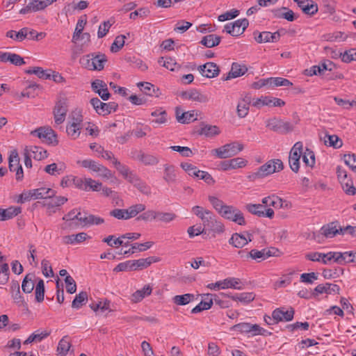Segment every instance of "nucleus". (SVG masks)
Listing matches in <instances>:
<instances>
[{
  "label": "nucleus",
  "instance_id": "obj_39",
  "mask_svg": "<svg viewBox=\"0 0 356 356\" xmlns=\"http://www.w3.org/2000/svg\"><path fill=\"white\" fill-rule=\"evenodd\" d=\"M137 159L141 161L145 165H154L159 163V159L156 156L145 154L139 152L137 155Z\"/></svg>",
  "mask_w": 356,
  "mask_h": 356
},
{
  "label": "nucleus",
  "instance_id": "obj_19",
  "mask_svg": "<svg viewBox=\"0 0 356 356\" xmlns=\"http://www.w3.org/2000/svg\"><path fill=\"white\" fill-rule=\"evenodd\" d=\"M10 292L14 302L16 303L18 306L20 307L26 305L24 297L20 293L19 284L17 280L11 281L10 284Z\"/></svg>",
  "mask_w": 356,
  "mask_h": 356
},
{
  "label": "nucleus",
  "instance_id": "obj_21",
  "mask_svg": "<svg viewBox=\"0 0 356 356\" xmlns=\"http://www.w3.org/2000/svg\"><path fill=\"white\" fill-rule=\"evenodd\" d=\"M202 300L201 302L192 309L191 313L197 314L204 310L209 309L213 305V294L206 293L201 295Z\"/></svg>",
  "mask_w": 356,
  "mask_h": 356
},
{
  "label": "nucleus",
  "instance_id": "obj_10",
  "mask_svg": "<svg viewBox=\"0 0 356 356\" xmlns=\"http://www.w3.org/2000/svg\"><path fill=\"white\" fill-rule=\"evenodd\" d=\"M207 288L212 290H218L220 289H225L228 288L241 290L243 289L240 279L236 277H228L222 281H218L216 283H211L207 285Z\"/></svg>",
  "mask_w": 356,
  "mask_h": 356
},
{
  "label": "nucleus",
  "instance_id": "obj_44",
  "mask_svg": "<svg viewBox=\"0 0 356 356\" xmlns=\"http://www.w3.org/2000/svg\"><path fill=\"white\" fill-rule=\"evenodd\" d=\"M70 347L71 343L69 340V337L65 336L58 342L57 352L60 356H66Z\"/></svg>",
  "mask_w": 356,
  "mask_h": 356
},
{
  "label": "nucleus",
  "instance_id": "obj_26",
  "mask_svg": "<svg viewBox=\"0 0 356 356\" xmlns=\"http://www.w3.org/2000/svg\"><path fill=\"white\" fill-rule=\"evenodd\" d=\"M67 201V198L63 196H54L46 197L43 202V206L46 207L48 209H52L55 207H60L64 204Z\"/></svg>",
  "mask_w": 356,
  "mask_h": 356
},
{
  "label": "nucleus",
  "instance_id": "obj_23",
  "mask_svg": "<svg viewBox=\"0 0 356 356\" xmlns=\"http://www.w3.org/2000/svg\"><path fill=\"white\" fill-rule=\"evenodd\" d=\"M181 97L185 99H189L201 103H206L209 101V98L207 95L200 93L196 89L183 91L181 93Z\"/></svg>",
  "mask_w": 356,
  "mask_h": 356
},
{
  "label": "nucleus",
  "instance_id": "obj_16",
  "mask_svg": "<svg viewBox=\"0 0 356 356\" xmlns=\"http://www.w3.org/2000/svg\"><path fill=\"white\" fill-rule=\"evenodd\" d=\"M247 160L243 158L237 157L221 161L219 164V166L222 170L226 171L232 169L243 168L247 165Z\"/></svg>",
  "mask_w": 356,
  "mask_h": 356
},
{
  "label": "nucleus",
  "instance_id": "obj_28",
  "mask_svg": "<svg viewBox=\"0 0 356 356\" xmlns=\"http://www.w3.org/2000/svg\"><path fill=\"white\" fill-rule=\"evenodd\" d=\"M250 241H252V238H248L238 233L233 234L229 239V243L236 248H242Z\"/></svg>",
  "mask_w": 356,
  "mask_h": 356
},
{
  "label": "nucleus",
  "instance_id": "obj_51",
  "mask_svg": "<svg viewBox=\"0 0 356 356\" xmlns=\"http://www.w3.org/2000/svg\"><path fill=\"white\" fill-rule=\"evenodd\" d=\"M88 300V293L86 291H81L76 295L74 299L72 302V307L74 309H79L83 305H86Z\"/></svg>",
  "mask_w": 356,
  "mask_h": 356
},
{
  "label": "nucleus",
  "instance_id": "obj_9",
  "mask_svg": "<svg viewBox=\"0 0 356 356\" xmlns=\"http://www.w3.org/2000/svg\"><path fill=\"white\" fill-rule=\"evenodd\" d=\"M249 22L246 18L236 20L233 23H228L224 26V31L232 36L237 37L242 35L248 28Z\"/></svg>",
  "mask_w": 356,
  "mask_h": 356
},
{
  "label": "nucleus",
  "instance_id": "obj_1",
  "mask_svg": "<svg viewBox=\"0 0 356 356\" xmlns=\"http://www.w3.org/2000/svg\"><path fill=\"white\" fill-rule=\"evenodd\" d=\"M284 168V165L280 159H271L260 166L256 172L250 173L247 179L250 181H254L263 179L276 171L279 172Z\"/></svg>",
  "mask_w": 356,
  "mask_h": 356
},
{
  "label": "nucleus",
  "instance_id": "obj_17",
  "mask_svg": "<svg viewBox=\"0 0 356 356\" xmlns=\"http://www.w3.org/2000/svg\"><path fill=\"white\" fill-rule=\"evenodd\" d=\"M295 311L293 307H290L289 309L285 311L284 307H280L275 309L273 313V317L275 320L277 321L278 323L281 321H291L293 318Z\"/></svg>",
  "mask_w": 356,
  "mask_h": 356
},
{
  "label": "nucleus",
  "instance_id": "obj_5",
  "mask_svg": "<svg viewBox=\"0 0 356 356\" xmlns=\"http://www.w3.org/2000/svg\"><path fill=\"white\" fill-rule=\"evenodd\" d=\"M266 127L281 134H286L294 129V126L289 122H285L278 118H272L266 122Z\"/></svg>",
  "mask_w": 356,
  "mask_h": 356
},
{
  "label": "nucleus",
  "instance_id": "obj_4",
  "mask_svg": "<svg viewBox=\"0 0 356 356\" xmlns=\"http://www.w3.org/2000/svg\"><path fill=\"white\" fill-rule=\"evenodd\" d=\"M218 214L222 218L234 222L239 225H245L246 224L243 213L234 206L227 204Z\"/></svg>",
  "mask_w": 356,
  "mask_h": 356
},
{
  "label": "nucleus",
  "instance_id": "obj_34",
  "mask_svg": "<svg viewBox=\"0 0 356 356\" xmlns=\"http://www.w3.org/2000/svg\"><path fill=\"white\" fill-rule=\"evenodd\" d=\"M24 149H28V152L32 155V157L38 161H41L48 156L47 152L41 147L26 146Z\"/></svg>",
  "mask_w": 356,
  "mask_h": 356
},
{
  "label": "nucleus",
  "instance_id": "obj_25",
  "mask_svg": "<svg viewBox=\"0 0 356 356\" xmlns=\"http://www.w3.org/2000/svg\"><path fill=\"white\" fill-rule=\"evenodd\" d=\"M138 86L145 95L148 96L159 97L161 94L159 88L149 82H140Z\"/></svg>",
  "mask_w": 356,
  "mask_h": 356
},
{
  "label": "nucleus",
  "instance_id": "obj_62",
  "mask_svg": "<svg viewBox=\"0 0 356 356\" xmlns=\"http://www.w3.org/2000/svg\"><path fill=\"white\" fill-rule=\"evenodd\" d=\"M159 259L154 257H149L145 259H139L136 260V264L138 266L139 270L147 268L152 263L158 261Z\"/></svg>",
  "mask_w": 356,
  "mask_h": 356
},
{
  "label": "nucleus",
  "instance_id": "obj_22",
  "mask_svg": "<svg viewBox=\"0 0 356 356\" xmlns=\"http://www.w3.org/2000/svg\"><path fill=\"white\" fill-rule=\"evenodd\" d=\"M339 286L334 284L326 283L325 284H318L314 289V296L322 293L339 294Z\"/></svg>",
  "mask_w": 356,
  "mask_h": 356
},
{
  "label": "nucleus",
  "instance_id": "obj_12",
  "mask_svg": "<svg viewBox=\"0 0 356 356\" xmlns=\"http://www.w3.org/2000/svg\"><path fill=\"white\" fill-rule=\"evenodd\" d=\"M245 209L248 212L258 217L273 218L275 214L274 211L270 208L265 210L263 204H248L245 205Z\"/></svg>",
  "mask_w": 356,
  "mask_h": 356
},
{
  "label": "nucleus",
  "instance_id": "obj_63",
  "mask_svg": "<svg viewBox=\"0 0 356 356\" xmlns=\"http://www.w3.org/2000/svg\"><path fill=\"white\" fill-rule=\"evenodd\" d=\"M262 34L264 42H276L279 41L281 36L279 31L274 33H271L269 31H263Z\"/></svg>",
  "mask_w": 356,
  "mask_h": 356
},
{
  "label": "nucleus",
  "instance_id": "obj_49",
  "mask_svg": "<svg viewBox=\"0 0 356 356\" xmlns=\"http://www.w3.org/2000/svg\"><path fill=\"white\" fill-rule=\"evenodd\" d=\"M198 133L199 134L204 135L207 137H212L219 134L220 131L217 126L203 124Z\"/></svg>",
  "mask_w": 356,
  "mask_h": 356
},
{
  "label": "nucleus",
  "instance_id": "obj_2",
  "mask_svg": "<svg viewBox=\"0 0 356 356\" xmlns=\"http://www.w3.org/2000/svg\"><path fill=\"white\" fill-rule=\"evenodd\" d=\"M107 61L105 54L101 53H92L83 56L80 58L82 67L89 70L100 71L104 69V63Z\"/></svg>",
  "mask_w": 356,
  "mask_h": 356
},
{
  "label": "nucleus",
  "instance_id": "obj_48",
  "mask_svg": "<svg viewBox=\"0 0 356 356\" xmlns=\"http://www.w3.org/2000/svg\"><path fill=\"white\" fill-rule=\"evenodd\" d=\"M34 277V275L33 274H27L22 283V289L25 293H30L34 289L35 284L33 282V278Z\"/></svg>",
  "mask_w": 356,
  "mask_h": 356
},
{
  "label": "nucleus",
  "instance_id": "obj_59",
  "mask_svg": "<svg viewBox=\"0 0 356 356\" xmlns=\"http://www.w3.org/2000/svg\"><path fill=\"white\" fill-rule=\"evenodd\" d=\"M57 0H32L31 5L33 6V12L42 10Z\"/></svg>",
  "mask_w": 356,
  "mask_h": 356
},
{
  "label": "nucleus",
  "instance_id": "obj_6",
  "mask_svg": "<svg viewBox=\"0 0 356 356\" xmlns=\"http://www.w3.org/2000/svg\"><path fill=\"white\" fill-rule=\"evenodd\" d=\"M95 111L101 115H107L112 111L115 112L118 108V104L114 102L104 103L98 97H93L90 100Z\"/></svg>",
  "mask_w": 356,
  "mask_h": 356
},
{
  "label": "nucleus",
  "instance_id": "obj_55",
  "mask_svg": "<svg viewBox=\"0 0 356 356\" xmlns=\"http://www.w3.org/2000/svg\"><path fill=\"white\" fill-rule=\"evenodd\" d=\"M111 216H113L118 220H128L130 219L128 209H115L110 211Z\"/></svg>",
  "mask_w": 356,
  "mask_h": 356
},
{
  "label": "nucleus",
  "instance_id": "obj_29",
  "mask_svg": "<svg viewBox=\"0 0 356 356\" xmlns=\"http://www.w3.org/2000/svg\"><path fill=\"white\" fill-rule=\"evenodd\" d=\"M22 211V208L19 207H10L7 209L0 208V220L5 221L11 219Z\"/></svg>",
  "mask_w": 356,
  "mask_h": 356
},
{
  "label": "nucleus",
  "instance_id": "obj_61",
  "mask_svg": "<svg viewBox=\"0 0 356 356\" xmlns=\"http://www.w3.org/2000/svg\"><path fill=\"white\" fill-rule=\"evenodd\" d=\"M126 38L125 35H118L111 47V51L113 53H116L119 51L124 44V39Z\"/></svg>",
  "mask_w": 356,
  "mask_h": 356
},
{
  "label": "nucleus",
  "instance_id": "obj_56",
  "mask_svg": "<svg viewBox=\"0 0 356 356\" xmlns=\"http://www.w3.org/2000/svg\"><path fill=\"white\" fill-rule=\"evenodd\" d=\"M156 210L144 211L141 214L136 217L137 221H156Z\"/></svg>",
  "mask_w": 356,
  "mask_h": 356
},
{
  "label": "nucleus",
  "instance_id": "obj_46",
  "mask_svg": "<svg viewBox=\"0 0 356 356\" xmlns=\"http://www.w3.org/2000/svg\"><path fill=\"white\" fill-rule=\"evenodd\" d=\"M341 187L346 194L348 195H356V188L353 185V181L350 177H347L339 181Z\"/></svg>",
  "mask_w": 356,
  "mask_h": 356
},
{
  "label": "nucleus",
  "instance_id": "obj_11",
  "mask_svg": "<svg viewBox=\"0 0 356 356\" xmlns=\"http://www.w3.org/2000/svg\"><path fill=\"white\" fill-rule=\"evenodd\" d=\"M302 154V143L301 142H297L291 149L289 156V163L290 168L294 172H298L299 170V161Z\"/></svg>",
  "mask_w": 356,
  "mask_h": 356
},
{
  "label": "nucleus",
  "instance_id": "obj_20",
  "mask_svg": "<svg viewBox=\"0 0 356 356\" xmlns=\"http://www.w3.org/2000/svg\"><path fill=\"white\" fill-rule=\"evenodd\" d=\"M250 104L251 97L248 94H246L239 99L237 104L236 113L240 118H245L248 115Z\"/></svg>",
  "mask_w": 356,
  "mask_h": 356
},
{
  "label": "nucleus",
  "instance_id": "obj_30",
  "mask_svg": "<svg viewBox=\"0 0 356 356\" xmlns=\"http://www.w3.org/2000/svg\"><path fill=\"white\" fill-rule=\"evenodd\" d=\"M220 295L223 297L230 298L233 300H238L245 304L252 302L255 298V295L253 293H241L234 296L225 293H220Z\"/></svg>",
  "mask_w": 356,
  "mask_h": 356
},
{
  "label": "nucleus",
  "instance_id": "obj_13",
  "mask_svg": "<svg viewBox=\"0 0 356 356\" xmlns=\"http://www.w3.org/2000/svg\"><path fill=\"white\" fill-rule=\"evenodd\" d=\"M67 112V104L66 99H60L54 108V115L55 122L60 124L65 121V116Z\"/></svg>",
  "mask_w": 356,
  "mask_h": 356
},
{
  "label": "nucleus",
  "instance_id": "obj_35",
  "mask_svg": "<svg viewBox=\"0 0 356 356\" xmlns=\"http://www.w3.org/2000/svg\"><path fill=\"white\" fill-rule=\"evenodd\" d=\"M152 288L149 285H145L142 289L137 290L131 296V301L134 303L140 302L145 297L148 296L152 293Z\"/></svg>",
  "mask_w": 356,
  "mask_h": 356
},
{
  "label": "nucleus",
  "instance_id": "obj_57",
  "mask_svg": "<svg viewBox=\"0 0 356 356\" xmlns=\"http://www.w3.org/2000/svg\"><path fill=\"white\" fill-rule=\"evenodd\" d=\"M268 80L269 86L273 87L289 86L293 84L289 79L282 77H270Z\"/></svg>",
  "mask_w": 356,
  "mask_h": 356
},
{
  "label": "nucleus",
  "instance_id": "obj_60",
  "mask_svg": "<svg viewBox=\"0 0 356 356\" xmlns=\"http://www.w3.org/2000/svg\"><path fill=\"white\" fill-rule=\"evenodd\" d=\"M303 162L306 165L313 167L315 164V154L312 150L306 148L302 156Z\"/></svg>",
  "mask_w": 356,
  "mask_h": 356
},
{
  "label": "nucleus",
  "instance_id": "obj_7",
  "mask_svg": "<svg viewBox=\"0 0 356 356\" xmlns=\"http://www.w3.org/2000/svg\"><path fill=\"white\" fill-rule=\"evenodd\" d=\"M31 135H36L40 139L49 145L54 146L58 144L57 135L51 127H41L31 132Z\"/></svg>",
  "mask_w": 356,
  "mask_h": 356
},
{
  "label": "nucleus",
  "instance_id": "obj_64",
  "mask_svg": "<svg viewBox=\"0 0 356 356\" xmlns=\"http://www.w3.org/2000/svg\"><path fill=\"white\" fill-rule=\"evenodd\" d=\"M339 57L344 63H350L353 60H356V49H350L346 51L343 54H340Z\"/></svg>",
  "mask_w": 356,
  "mask_h": 356
},
{
  "label": "nucleus",
  "instance_id": "obj_45",
  "mask_svg": "<svg viewBox=\"0 0 356 356\" xmlns=\"http://www.w3.org/2000/svg\"><path fill=\"white\" fill-rule=\"evenodd\" d=\"M66 166L63 163L57 164L56 163H53L51 164L47 165L44 168L45 172L51 175H60L65 170Z\"/></svg>",
  "mask_w": 356,
  "mask_h": 356
},
{
  "label": "nucleus",
  "instance_id": "obj_15",
  "mask_svg": "<svg viewBox=\"0 0 356 356\" xmlns=\"http://www.w3.org/2000/svg\"><path fill=\"white\" fill-rule=\"evenodd\" d=\"M321 234L325 238H333L337 234H343L341 227L338 221H333L324 225L320 229Z\"/></svg>",
  "mask_w": 356,
  "mask_h": 356
},
{
  "label": "nucleus",
  "instance_id": "obj_53",
  "mask_svg": "<svg viewBox=\"0 0 356 356\" xmlns=\"http://www.w3.org/2000/svg\"><path fill=\"white\" fill-rule=\"evenodd\" d=\"M284 105L285 102L280 98L266 96L264 97V99H262V106L282 107Z\"/></svg>",
  "mask_w": 356,
  "mask_h": 356
},
{
  "label": "nucleus",
  "instance_id": "obj_14",
  "mask_svg": "<svg viewBox=\"0 0 356 356\" xmlns=\"http://www.w3.org/2000/svg\"><path fill=\"white\" fill-rule=\"evenodd\" d=\"M335 67V65L330 60L320 63L318 65H314L309 69L305 70L306 76L323 75L325 71H332Z\"/></svg>",
  "mask_w": 356,
  "mask_h": 356
},
{
  "label": "nucleus",
  "instance_id": "obj_27",
  "mask_svg": "<svg viewBox=\"0 0 356 356\" xmlns=\"http://www.w3.org/2000/svg\"><path fill=\"white\" fill-rule=\"evenodd\" d=\"M84 215L80 217V222L83 226H90L92 225H100L104 222V218L88 214L87 212H83Z\"/></svg>",
  "mask_w": 356,
  "mask_h": 356
},
{
  "label": "nucleus",
  "instance_id": "obj_37",
  "mask_svg": "<svg viewBox=\"0 0 356 356\" xmlns=\"http://www.w3.org/2000/svg\"><path fill=\"white\" fill-rule=\"evenodd\" d=\"M52 72L51 70H43L42 67H33L32 68H29L28 70H25V73L29 74H35L38 78L42 79H50L51 74V72Z\"/></svg>",
  "mask_w": 356,
  "mask_h": 356
},
{
  "label": "nucleus",
  "instance_id": "obj_50",
  "mask_svg": "<svg viewBox=\"0 0 356 356\" xmlns=\"http://www.w3.org/2000/svg\"><path fill=\"white\" fill-rule=\"evenodd\" d=\"M195 296L192 293H186L184 295H177L173 297V302L177 305H186L192 302Z\"/></svg>",
  "mask_w": 356,
  "mask_h": 356
},
{
  "label": "nucleus",
  "instance_id": "obj_32",
  "mask_svg": "<svg viewBox=\"0 0 356 356\" xmlns=\"http://www.w3.org/2000/svg\"><path fill=\"white\" fill-rule=\"evenodd\" d=\"M31 192L33 200L44 199L45 200L46 197L54 196L56 194V191L49 188H39L31 190Z\"/></svg>",
  "mask_w": 356,
  "mask_h": 356
},
{
  "label": "nucleus",
  "instance_id": "obj_8",
  "mask_svg": "<svg viewBox=\"0 0 356 356\" xmlns=\"http://www.w3.org/2000/svg\"><path fill=\"white\" fill-rule=\"evenodd\" d=\"M20 159L16 149L11 151L8 157V168L10 172H16L15 179L21 181L24 178V171L19 163Z\"/></svg>",
  "mask_w": 356,
  "mask_h": 356
},
{
  "label": "nucleus",
  "instance_id": "obj_3",
  "mask_svg": "<svg viewBox=\"0 0 356 356\" xmlns=\"http://www.w3.org/2000/svg\"><path fill=\"white\" fill-rule=\"evenodd\" d=\"M243 149V145L238 143H230L212 150V154L220 159H227L236 156Z\"/></svg>",
  "mask_w": 356,
  "mask_h": 356
},
{
  "label": "nucleus",
  "instance_id": "obj_41",
  "mask_svg": "<svg viewBox=\"0 0 356 356\" xmlns=\"http://www.w3.org/2000/svg\"><path fill=\"white\" fill-rule=\"evenodd\" d=\"M323 140L324 144L334 148H339L342 146L343 142L337 135H329L325 134L323 138H321Z\"/></svg>",
  "mask_w": 356,
  "mask_h": 356
},
{
  "label": "nucleus",
  "instance_id": "obj_54",
  "mask_svg": "<svg viewBox=\"0 0 356 356\" xmlns=\"http://www.w3.org/2000/svg\"><path fill=\"white\" fill-rule=\"evenodd\" d=\"M87 22L86 15L81 17L77 22L74 33L73 34V41L79 40L80 35L82 33L85 25Z\"/></svg>",
  "mask_w": 356,
  "mask_h": 356
},
{
  "label": "nucleus",
  "instance_id": "obj_31",
  "mask_svg": "<svg viewBox=\"0 0 356 356\" xmlns=\"http://www.w3.org/2000/svg\"><path fill=\"white\" fill-rule=\"evenodd\" d=\"M175 112L177 120L179 123L189 124L197 120V118L195 117L194 111L184 112L181 114H180L179 108L177 107Z\"/></svg>",
  "mask_w": 356,
  "mask_h": 356
},
{
  "label": "nucleus",
  "instance_id": "obj_33",
  "mask_svg": "<svg viewBox=\"0 0 356 356\" xmlns=\"http://www.w3.org/2000/svg\"><path fill=\"white\" fill-rule=\"evenodd\" d=\"M87 237L88 236L86 233L80 232L76 234L65 236L63 238V241L65 244L74 245L83 242L86 240Z\"/></svg>",
  "mask_w": 356,
  "mask_h": 356
},
{
  "label": "nucleus",
  "instance_id": "obj_40",
  "mask_svg": "<svg viewBox=\"0 0 356 356\" xmlns=\"http://www.w3.org/2000/svg\"><path fill=\"white\" fill-rule=\"evenodd\" d=\"M263 205L266 207H273L275 208H281L283 207L284 200L275 195L266 197L262 199Z\"/></svg>",
  "mask_w": 356,
  "mask_h": 356
},
{
  "label": "nucleus",
  "instance_id": "obj_42",
  "mask_svg": "<svg viewBox=\"0 0 356 356\" xmlns=\"http://www.w3.org/2000/svg\"><path fill=\"white\" fill-rule=\"evenodd\" d=\"M151 115L155 118L152 122L158 124H162L167 122V112L162 108L156 109L151 113Z\"/></svg>",
  "mask_w": 356,
  "mask_h": 356
},
{
  "label": "nucleus",
  "instance_id": "obj_52",
  "mask_svg": "<svg viewBox=\"0 0 356 356\" xmlns=\"http://www.w3.org/2000/svg\"><path fill=\"white\" fill-rule=\"evenodd\" d=\"M88 6V2L86 1H80L79 3L72 2L65 6L64 10L66 15L67 13L74 11L75 10H82Z\"/></svg>",
  "mask_w": 356,
  "mask_h": 356
},
{
  "label": "nucleus",
  "instance_id": "obj_47",
  "mask_svg": "<svg viewBox=\"0 0 356 356\" xmlns=\"http://www.w3.org/2000/svg\"><path fill=\"white\" fill-rule=\"evenodd\" d=\"M176 177L175 166L165 164L163 179L167 183H173L176 181Z\"/></svg>",
  "mask_w": 356,
  "mask_h": 356
},
{
  "label": "nucleus",
  "instance_id": "obj_36",
  "mask_svg": "<svg viewBox=\"0 0 356 356\" xmlns=\"http://www.w3.org/2000/svg\"><path fill=\"white\" fill-rule=\"evenodd\" d=\"M154 245V242L147 241L143 243H136L131 245V248L128 250H125L124 252H120L119 254H131L135 253L136 250H138L139 252L145 251L149 249Z\"/></svg>",
  "mask_w": 356,
  "mask_h": 356
},
{
  "label": "nucleus",
  "instance_id": "obj_38",
  "mask_svg": "<svg viewBox=\"0 0 356 356\" xmlns=\"http://www.w3.org/2000/svg\"><path fill=\"white\" fill-rule=\"evenodd\" d=\"M156 221L163 222V223H169L174 220H175L177 218V216L174 212H164L156 211Z\"/></svg>",
  "mask_w": 356,
  "mask_h": 356
},
{
  "label": "nucleus",
  "instance_id": "obj_58",
  "mask_svg": "<svg viewBox=\"0 0 356 356\" xmlns=\"http://www.w3.org/2000/svg\"><path fill=\"white\" fill-rule=\"evenodd\" d=\"M44 281L40 280L36 284L35 289V300L37 302H42L44 300Z\"/></svg>",
  "mask_w": 356,
  "mask_h": 356
},
{
  "label": "nucleus",
  "instance_id": "obj_24",
  "mask_svg": "<svg viewBox=\"0 0 356 356\" xmlns=\"http://www.w3.org/2000/svg\"><path fill=\"white\" fill-rule=\"evenodd\" d=\"M248 71V67L245 65H241L238 63H233L231 70L227 76L223 78L224 81H227L232 78H236L243 76Z\"/></svg>",
  "mask_w": 356,
  "mask_h": 356
},
{
  "label": "nucleus",
  "instance_id": "obj_43",
  "mask_svg": "<svg viewBox=\"0 0 356 356\" xmlns=\"http://www.w3.org/2000/svg\"><path fill=\"white\" fill-rule=\"evenodd\" d=\"M27 27L21 29L19 31L13 30L8 31L6 33L7 38L13 39L15 41L22 42L26 38Z\"/></svg>",
  "mask_w": 356,
  "mask_h": 356
},
{
  "label": "nucleus",
  "instance_id": "obj_18",
  "mask_svg": "<svg viewBox=\"0 0 356 356\" xmlns=\"http://www.w3.org/2000/svg\"><path fill=\"white\" fill-rule=\"evenodd\" d=\"M200 74L207 78H213L219 74L220 69L218 66L212 62H208L198 67Z\"/></svg>",
  "mask_w": 356,
  "mask_h": 356
}]
</instances>
